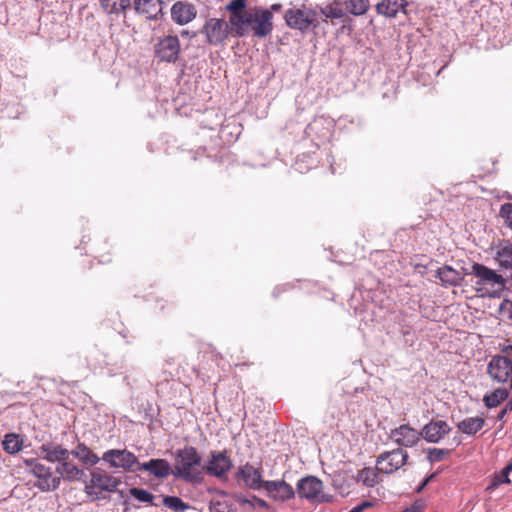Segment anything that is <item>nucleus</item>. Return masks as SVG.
<instances>
[{"label":"nucleus","instance_id":"1","mask_svg":"<svg viewBox=\"0 0 512 512\" xmlns=\"http://www.w3.org/2000/svg\"><path fill=\"white\" fill-rule=\"evenodd\" d=\"M201 456L193 446H185L176 453L174 474L186 482H199L202 480L203 467Z\"/></svg>","mask_w":512,"mask_h":512},{"label":"nucleus","instance_id":"2","mask_svg":"<svg viewBox=\"0 0 512 512\" xmlns=\"http://www.w3.org/2000/svg\"><path fill=\"white\" fill-rule=\"evenodd\" d=\"M471 268L472 274L477 278L476 291L482 296L499 297L506 287V279L483 264L474 263Z\"/></svg>","mask_w":512,"mask_h":512},{"label":"nucleus","instance_id":"3","mask_svg":"<svg viewBox=\"0 0 512 512\" xmlns=\"http://www.w3.org/2000/svg\"><path fill=\"white\" fill-rule=\"evenodd\" d=\"M323 482L315 476H306L297 483V494L312 503L330 502L332 497L323 492Z\"/></svg>","mask_w":512,"mask_h":512},{"label":"nucleus","instance_id":"4","mask_svg":"<svg viewBox=\"0 0 512 512\" xmlns=\"http://www.w3.org/2000/svg\"><path fill=\"white\" fill-rule=\"evenodd\" d=\"M24 463L28 471L38 478L35 486L40 490L53 491L60 486V477L52 476L50 467H46L36 459H27Z\"/></svg>","mask_w":512,"mask_h":512},{"label":"nucleus","instance_id":"5","mask_svg":"<svg viewBox=\"0 0 512 512\" xmlns=\"http://www.w3.org/2000/svg\"><path fill=\"white\" fill-rule=\"evenodd\" d=\"M233 462L227 450L212 451L210 459L203 466V471L210 476L218 479H225L228 472L232 469Z\"/></svg>","mask_w":512,"mask_h":512},{"label":"nucleus","instance_id":"6","mask_svg":"<svg viewBox=\"0 0 512 512\" xmlns=\"http://www.w3.org/2000/svg\"><path fill=\"white\" fill-rule=\"evenodd\" d=\"M201 33L205 36L206 42L210 45H222L231 34L229 24L220 18L208 19L201 29Z\"/></svg>","mask_w":512,"mask_h":512},{"label":"nucleus","instance_id":"7","mask_svg":"<svg viewBox=\"0 0 512 512\" xmlns=\"http://www.w3.org/2000/svg\"><path fill=\"white\" fill-rule=\"evenodd\" d=\"M284 17L290 28L301 32L308 31L311 26L316 27L317 13L312 9H288Z\"/></svg>","mask_w":512,"mask_h":512},{"label":"nucleus","instance_id":"8","mask_svg":"<svg viewBox=\"0 0 512 512\" xmlns=\"http://www.w3.org/2000/svg\"><path fill=\"white\" fill-rule=\"evenodd\" d=\"M408 457L407 451L402 448L383 452L377 457V470L380 473L391 474L405 465Z\"/></svg>","mask_w":512,"mask_h":512},{"label":"nucleus","instance_id":"9","mask_svg":"<svg viewBox=\"0 0 512 512\" xmlns=\"http://www.w3.org/2000/svg\"><path fill=\"white\" fill-rule=\"evenodd\" d=\"M489 376L500 383L509 381L512 389V361L505 356H494L487 367Z\"/></svg>","mask_w":512,"mask_h":512},{"label":"nucleus","instance_id":"10","mask_svg":"<svg viewBox=\"0 0 512 512\" xmlns=\"http://www.w3.org/2000/svg\"><path fill=\"white\" fill-rule=\"evenodd\" d=\"M102 459L109 463L111 467L122 468L126 471L133 470L135 465L138 466L137 457L128 450L111 449L106 451Z\"/></svg>","mask_w":512,"mask_h":512},{"label":"nucleus","instance_id":"11","mask_svg":"<svg viewBox=\"0 0 512 512\" xmlns=\"http://www.w3.org/2000/svg\"><path fill=\"white\" fill-rule=\"evenodd\" d=\"M179 53L180 42L177 36H166L155 46V54L160 61L175 62Z\"/></svg>","mask_w":512,"mask_h":512},{"label":"nucleus","instance_id":"12","mask_svg":"<svg viewBox=\"0 0 512 512\" xmlns=\"http://www.w3.org/2000/svg\"><path fill=\"white\" fill-rule=\"evenodd\" d=\"M390 438L398 446L411 448L418 444L421 433L408 424H402L391 430Z\"/></svg>","mask_w":512,"mask_h":512},{"label":"nucleus","instance_id":"13","mask_svg":"<svg viewBox=\"0 0 512 512\" xmlns=\"http://www.w3.org/2000/svg\"><path fill=\"white\" fill-rule=\"evenodd\" d=\"M121 484V480L106 472L94 471L91 473L90 484L86 485V492L91 494L92 488H99L102 491L114 492Z\"/></svg>","mask_w":512,"mask_h":512},{"label":"nucleus","instance_id":"14","mask_svg":"<svg viewBox=\"0 0 512 512\" xmlns=\"http://www.w3.org/2000/svg\"><path fill=\"white\" fill-rule=\"evenodd\" d=\"M272 13L269 10H255L252 12V24L250 30L257 37L267 36L273 28Z\"/></svg>","mask_w":512,"mask_h":512},{"label":"nucleus","instance_id":"15","mask_svg":"<svg viewBox=\"0 0 512 512\" xmlns=\"http://www.w3.org/2000/svg\"><path fill=\"white\" fill-rule=\"evenodd\" d=\"M450 430L451 429L446 421L437 420L424 425L420 433L421 437H423L427 442L438 443L450 432Z\"/></svg>","mask_w":512,"mask_h":512},{"label":"nucleus","instance_id":"16","mask_svg":"<svg viewBox=\"0 0 512 512\" xmlns=\"http://www.w3.org/2000/svg\"><path fill=\"white\" fill-rule=\"evenodd\" d=\"M264 490L276 501H287L295 496L293 487L284 480L267 481L264 484Z\"/></svg>","mask_w":512,"mask_h":512},{"label":"nucleus","instance_id":"17","mask_svg":"<svg viewBox=\"0 0 512 512\" xmlns=\"http://www.w3.org/2000/svg\"><path fill=\"white\" fill-rule=\"evenodd\" d=\"M229 24V29L233 36L243 37L247 35L250 31V25L252 24V12L230 14Z\"/></svg>","mask_w":512,"mask_h":512},{"label":"nucleus","instance_id":"18","mask_svg":"<svg viewBox=\"0 0 512 512\" xmlns=\"http://www.w3.org/2000/svg\"><path fill=\"white\" fill-rule=\"evenodd\" d=\"M238 475L242 478L247 487L253 490L264 489L266 481L262 479V471L260 468L246 463L239 469Z\"/></svg>","mask_w":512,"mask_h":512},{"label":"nucleus","instance_id":"19","mask_svg":"<svg viewBox=\"0 0 512 512\" xmlns=\"http://www.w3.org/2000/svg\"><path fill=\"white\" fill-rule=\"evenodd\" d=\"M197 10L191 3L178 1L171 8V17L174 22L184 25L196 18Z\"/></svg>","mask_w":512,"mask_h":512},{"label":"nucleus","instance_id":"20","mask_svg":"<svg viewBox=\"0 0 512 512\" xmlns=\"http://www.w3.org/2000/svg\"><path fill=\"white\" fill-rule=\"evenodd\" d=\"M133 7L137 14L153 20L162 14L163 2L162 0H134Z\"/></svg>","mask_w":512,"mask_h":512},{"label":"nucleus","instance_id":"21","mask_svg":"<svg viewBox=\"0 0 512 512\" xmlns=\"http://www.w3.org/2000/svg\"><path fill=\"white\" fill-rule=\"evenodd\" d=\"M137 471H147L156 478H166L171 474V465L166 459H151L145 463H138Z\"/></svg>","mask_w":512,"mask_h":512},{"label":"nucleus","instance_id":"22","mask_svg":"<svg viewBox=\"0 0 512 512\" xmlns=\"http://www.w3.org/2000/svg\"><path fill=\"white\" fill-rule=\"evenodd\" d=\"M494 260L503 270L512 272V243L507 240L500 241L494 248Z\"/></svg>","mask_w":512,"mask_h":512},{"label":"nucleus","instance_id":"23","mask_svg":"<svg viewBox=\"0 0 512 512\" xmlns=\"http://www.w3.org/2000/svg\"><path fill=\"white\" fill-rule=\"evenodd\" d=\"M407 5L406 0H381L376 4V11L387 18H395L399 12L406 14Z\"/></svg>","mask_w":512,"mask_h":512},{"label":"nucleus","instance_id":"24","mask_svg":"<svg viewBox=\"0 0 512 512\" xmlns=\"http://www.w3.org/2000/svg\"><path fill=\"white\" fill-rule=\"evenodd\" d=\"M40 450L43 453V458L53 463L69 460L70 457V452L67 449L53 443L43 444Z\"/></svg>","mask_w":512,"mask_h":512},{"label":"nucleus","instance_id":"25","mask_svg":"<svg viewBox=\"0 0 512 512\" xmlns=\"http://www.w3.org/2000/svg\"><path fill=\"white\" fill-rule=\"evenodd\" d=\"M485 425V418L482 416L466 417L457 424L460 432L466 435H475Z\"/></svg>","mask_w":512,"mask_h":512},{"label":"nucleus","instance_id":"26","mask_svg":"<svg viewBox=\"0 0 512 512\" xmlns=\"http://www.w3.org/2000/svg\"><path fill=\"white\" fill-rule=\"evenodd\" d=\"M56 472L68 481L80 480L84 472L69 460H64L56 467Z\"/></svg>","mask_w":512,"mask_h":512},{"label":"nucleus","instance_id":"27","mask_svg":"<svg viewBox=\"0 0 512 512\" xmlns=\"http://www.w3.org/2000/svg\"><path fill=\"white\" fill-rule=\"evenodd\" d=\"M99 4L104 13L108 15H120L130 7V0H99Z\"/></svg>","mask_w":512,"mask_h":512},{"label":"nucleus","instance_id":"28","mask_svg":"<svg viewBox=\"0 0 512 512\" xmlns=\"http://www.w3.org/2000/svg\"><path fill=\"white\" fill-rule=\"evenodd\" d=\"M435 277L438 278L443 285L449 286H456L461 280L460 273L448 265L438 268Z\"/></svg>","mask_w":512,"mask_h":512},{"label":"nucleus","instance_id":"29","mask_svg":"<svg viewBox=\"0 0 512 512\" xmlns=\"http://www.w3.org/2000/svg\"><path fill=\"white\" fill-rule=\"evenodd\" d=\"M24 445L23 438L16 433H8L2 440L3 450L8 454H16L22 450Z\"/></svg>","mask_w":512,"mask_h":512},{"label":"nucleus","instance_id":"30","mask_svg":"<svg viewBox=\"0 0 512 512\" xmlns=\"http://www.w3.org/2000/svg\"><path fill=\"white\" fill-rule=\"evenodd\" d=\"M70 454H73L86 465L94 466L99 462V457L83 443H79Z\"/></svg>","mask_w":512,"mask_h":512},{"label":"nucleus","instance_id":"31","mask_svg":"<svg viewBox=\"0 0 512 512\" xmlns=\"http://www.w3.org/2000/svg\"><path fill=\"white\" fill-rule=\"evenodd\" d=\"M509 396V391L504 388H497L483 397V402L488 408H495Z\"/></svg>","mask_w":512,"mask_h":512},{"label":"nucleus","instance_id":"32","mask_svg":"<svg viewBox=\"0 0 512 512\" xmlns=\"http://www.w3.org/2000/svg\"><path fill=\"white\" fill-rule=\"evenodd\" d=\"M377 468L364 467L357 474V481L367 487H373L379 482Z\"/></svg>","mask_w":512,"mask_h":512},{"label":"nucleus","instance_id":"33","mask_svg":"<svg viewBox=\"0 0 512 512\" xmlns=\"http://www.w3.org/2000/svg\"><path fill=\"white\" fill-rule=\"evenodd\" d=\"M346 11L354 16L365 14L369 7V0H346L344 1Z\"/></svg>","mask_w":512,"mask_h":512},{"label":"nucleus","instance_id":"34","mask_svg":"<svg viewBox=\"0 0 512 512\" xmlns=\"http://www.w3.org/2000/svg\"><path fill=\"white\" fill-rule=\"evenodd\" d=\"M163 505L174 512H185L190 508L189 504L177 496H164Z\"/></svg>","mask_w":512,"mask_h":512},{"label":"nucleus","instance_id":"35","mask_svg":"<svg viewBox=\"0 0 512 512\" xmlns=\"http://www.w3.org/2000/svg\"><path fill=\"white\" fill-rule=\"evenodd\" d=\"M511 471H512V461L509 464H507L502 469V471L500 473L494 475L491 484L487 487V490H494L495 488H497L499 485H501L503 483L509 484L510 483L509 474L511 473Z\"/></svg>","mask_w":512,"mask_h":512},{"label":"nucleus","instance_id":"36","mask_svg":"<svg viewBox=\"0 0 512 512\" xmlns=\"http://www.w3.org/2000/svg\"><path fill=\"white\" fill-rule=\"evenodd\" d=\"M346 12L347 11L344 7V2L335 1L326 7L324 13L328 18L340 19L345 16Z\"/></svg>","mask_w":512,"mask_h":512},{"label":"nucleus","instance_id":"37","mask_svg":"<svg viewBox=\"0 0 512 512\" xmlns=\"http://www.w3.org/2000/svg\"><path fill=\"white\" fill-rule=\"evenodd\" d=\"M499 319L508 324H512V300L504 299L498 309Z\"/></svg>","mask_w":512,"mask_h":512},{"label":"nucleus","instance_id":"38","mask_svg":"<svg viewBox=\"0 0 512 512\" xmlns=\"http://www.w3.org/2000/svg\"><path fill=\"white\" fill-rule=\"evenodd\" d=\"M99 263L109 264L112 262L111 246L107 242L99 243L96 248Z\"/></svg>","mask_w":512,"mask_h":512},{"label":"nucleus","instance_id":"39","mask_svg":"<svg viewBox=\"0 0 512 512\" xmlns=\"http://www.w3.org/2000/svg\"><path fill=\"white\" fill-rule=\"evenodd\" d=\"M450 455V450L441 448H429L427 450V460L431 463L444 460Z\"/></svg>","mask_w":512,"mask_h":512},{"label":"nucleus","instance_id":"40","mask_svg":"<svg viewBox=\"0 0 512 512\" xmlns=\"http://www.w3.org/2000/svg\"><path fill=\"white\" fill-rule=\"evenodd\" d=\"M129 493L132 497L142 503L153 504L154 495L144 489L134 487L129 490Z\"/></svg>","mask_w":512,"mask_h":512},{"label":"nucleus","instance_id":"41","mask_svg":"<svg viewBox=\"0 0 512 512\" xmlns=\"http://www.w3.org/2000/svg\"><path fill=\"white\" fill-rule=\"evenodd\" d=\"M210 512H231V506L225 499H213L209 505Z\"/></svg>","mask_w":512,"mask_h":512},{"label":"nucleus","instance_id":"42","mask_svg":"<svg viewBox=\"0 0 512 512\" xmlns=\"http://www.w3.org/2000/svg\"><path fill=\"white\" fill-rule=\"evenodd\" d=\"M499 215L504 220L505 225L512 230V203L501 205Z\"/></svg>","mask_w":512,"mask_h":512},{"label":"nucleus","instance_id":"43","mask_svg":"<svg viewBox=\"0 0 512 512\" xmlns=\"http://www.w3.org/2000/svg\"><path fill=\"white\" fill-rule=\"evenodd\" d=\"M247 0H232L227 6L226 10L230 12V14H239L248 12L246 8Z\"/></svg>","mask_w":512,"mask_h":512},{"label":"nucleus","instance_id":"44","mask_svg":"<svg viewBox=\"0 0 512 512\" xmlns=\"http://www.w3.org/2000/svg\"><path fill=\"white\" fill-rule=\"evenodd\" d=\"M254 502L257 506L261 507V508H265L267 509L269 507L268 503L263 500V499H260V498H254Z\"/></svg>","mask_w":512,"mask_h":512},{"label":"nucleus","instance_id":"45","mask_svg":"<svg viewBox=\"0 0 512 512\" xmlns=\"http://www.w3.org/2000/svg\"><path fill=\"white\" fill-rule=\"evenodd\" d=\"M372 504L368 501H364L361 504L357 505L358 507L362 508V511H364L366 508L370 507Z\"/></svg>","mask_w":512,"mask_h":512},{"label":"nucleus","instance_id":"46","mask_svg":"<svg viewBox=\"0 0 512 512\" xmlns=\"http://www.w3.org/2000/svg\"><path fill=\"white\" fill-rule=\"evenodd\" d=\"M435 476H436V473H432L431 475H429L428 477H426L424 479V482L428 485L434 479Z\"/></svg>","mask_w":512,"mask_h":512},{"label":"nucleus","instance_id":"47","mask_svg":"<svg viewBox=\"0 0 512 512\" xmlns=\"http://www.w3.org/2000/svg\"><path fill=\"white\" fill-rule=\"evenodd\" d=\"M435 476H436V473H432L431 475H429L428 477H426L424 479V482L428 485L434 479Z\"/></svg>","mask_w":512,"mask_h":512},{"label":"nucleus","instance_id":"48","mask_svg":"<svg viewBox=\"0 0 512 512\" xmlns=\"http://www.w3.org/2000/svg\"><path fill=\"white\" fill-rule=\"evenodd\" d=\"M508 412L503 408L500 413L498 414V419L499 420H502L504 418V416L507 414Z\"/></svg>","mask_w":512,"mask_h":512},{"label":"nucleus","instance_id":"49","mask_svg":"<svg viewBox=\"0 0 512 512\" xmlns=\"http://www.w3.org/2000/svg\"><path fill=\"white\" fill-rule=\"evenodd\" d=\"M504 409L507 412H511L512 411V403L510 401H508L507 404L505 405Z\"/></svg>","mask_w":512,"mask_h":512},{"label":"nucleus","instance_id":"50","mask_svg":"<svg viewBox=\"0 0 512 512\" xmlns=\"http://www.w3.org/2000/svg\"><path fill=\"white\" fill-rule=\"evenodd\" d=\"M350 512H363L361 507L355 506L353 507Z\"/></svg>","mask_w":512,"mask_h":512},{"label":"nucleus","instance_id":"51","mask_svg":"<svg viewBox=\"0 0 512 512\" xmlns=\"http://www.w3.org/2000/svg\"><path fill=\"white\" fill-rule=\"evenodd\" d=\"M426 486H427V484L423 481L422 484L417 489V492H421Z\"/></svg>","mask_w":512,"mask_h":512},{"label":"nucleus","instance_id":"52","mask_svg":"<svg viewBox=\"0 0 512 512\" xmlns=\"http://www.w3.org/2000/svg\"><path fill=\"white\" fill-rule=\"evenodd\" d=\"M182 35H188V31H182Z\"/></svg>","mask_w":512,"mask_h":512},{"label":"nucleus","instance_id":"53","mask_svg":"<svg viewBox=\"0 0 512 512\" xmlns=\"http://www.w3.org/2000/svg\"><path fill=\"white\" fill-rule=\"evenodd\" d=\"M510 280L512 281V272H511V274H510Z\"/></svg>","mask_w":512,"mask_h":512},{"label":"nucleus","instance_id":"54","mask_svg":"<svg viewBox=\"0 0 512 512\" xmlns=\"http://www.w3.org/2000/svg\"><path fill=\"white\" fill-rule=\"evenodd\" d=\"M509 401L512 403V396H511V399Z\"/></svg>","mask_w":512,"mask_h":512},{"label":"nucleus","instance_id":"55","mask_svg":"<svg viewBox=\"0 0 512 512\" xmlns=\"http://www.w3.org/2000/svg\"><path fill=\"white\" fill-rule=\"evenodd\" d=\"M509 401L512 403V396H511V399Z\"/></svg>","mask_w":512,"mask_h":512}]
</instances>
